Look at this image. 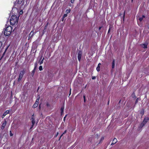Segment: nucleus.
<instances>
[{"label": "nucleus", "instance_id": "obj_19", "mask_svg": "<svg viewBox=\"0 0 149 149\" xmlns=\"http://www.w3.org/2000/svg\"><path fill=\"white\" fill-rule=\"evenodd\" d=\"M35 70H36L33 69L32 72V73H31V75L32 76H33L34 74V73L35 71Z\"/></svg>", "mask_w": 149, "mask_h": 149}, {"label": "nucleus", "instance_id": "obj_38", "mask_svg": "<svg viewBox=\"0 0 149 149\" xmlns=\"http://www.w3.org/2000/svg\"><path fill=\"white\" fill-rule=\"evenodd\" d=\"M66 116V115L65 116L64 118V120H65V118Z\"/></svg>", "mask_w": 149, "mask_h": 149}, {"label": "nucleus", "instance_id": "obj_40", "mask_svg": "<svg viewBox=\"0 0 149 149\" xmlns=\"http://www.w3.org/2000/svg\"><path fill=\"white\" fill-rule=\"evenodd\" d=\"M47 106H49V104L48 103L47 104Z\"/></svg>", "mask_w": 149, "mask_h": 149}, {"label": "nucleus", "instance_id": "obj_17", "mask_svg": "<svg viewBox=\"0 0 149 149\" xmlns=\"http://www.w3.org/2000/svg\"><path fill=\"white\" fill-rule=\"evenodd\" d=\"M104 139V137H102L100 139V141L98 143V144H99V143H100L102 141H103V140Z\"/></svg>", "mask_w": 149, "mask_h": 149}, {"label": "nucleus", "instance_id": "obj_26", "mask_svg": "<svg viewBox=\"0 0 149 149\" xmlns=\"http://www.w3.org/2000/svg\"><path fill=\"white\" fill-rule=\"evenodd\" d=\"M44 59V58H43V59L42 60V61L40 62V64L41 65L43 63V61Z\"/></svg>", "mask_w": 149, "mask_h": 149}, {"label": "nucleus", "instance_id": "obj_29", "mask_svg": "<svg viewBox=\"0 0 149 149\" xmlns=\"http://www.w3.org/2000/svg\"><path fill=\"white\" fill-rule=\"evenodd\" d=\"M84 98V102H86V99H85V95H84L83 96Z\"/></svg>", "mask_w": 149, "mask_h": 149}, {"label": "nucleus", "instance_id": "obj_24", "mask_svg": "<svg viewBox=\"0 0 149 149\" xmlns=\"http://www.w3.org/2000/svg\"><path fill=\"white\" fill-rule=\"evenodd\" d=\"M37 66V64L36 63L35 64V67H34V69L36 70Z\"/></svg>", "mask_w": 149, "mask_h": 149}, {"label": "nucleus", "instance_id": "obj_43", "mask_svg": "<svg viewBox=\"0 0 149 149\" xmlns=\"http://www.w3.org/2000/svg\"><path fill=\"white\" fill-rule=\"evenodd\" d=\"M137 100H136V102H137Z\"/></svg>", "mask_w": 149, "mask_h": 149}, {"label": "nucleus", "instance_id": "obj_15", "mask_svg": "<svg viewBox=\"0 0 149 149\" xmlns=\"http://www.w3.org/2000/svg\"><path fill=\"white\" fill-rule=\"evenodd\" d=\"M115 67V60H113L112 63V68H113Z\"/></svg>", "mask_w": 149, "mask_h": 149}, {"label": "nucleus", "instance_id": "obj_44", "mask_svg": "<svg viewBox=\"0 0 149 149\" xmlns=\"http://www.w3.org/2000/svg\"><path fill=\"white\" fill-rule=\"evenodd\" d=\"M141 113V114H142V115H143V113Z\"/></svg>", "mask_w": 149, "mask_h": 149}, {"label": "nucleus", "instance_id": "obj_35", "mask_svg": "<svg viewBox=\"0 0 149 149\" xmlns=\"http://www.w3.org/2000/svg\"><path fill=\"white\" fill-rule=\"evenodd\" d=\"M125 11H124V15H123V17L124 18V17H125Z\"/></svg>", "mask_w": 149, "mask_h": 149}, {"label": "nucleus", "instance_id": "obj_20", "mask_svg": "<svg viewBox=\"0 0 149 149\" xmlns=\"http://www.w3.org/2000/svg\"><path fill=\"white\" fill-rule=\"evenodd\" d=\"M65 12L67 13H68L70 12V9H67L66 10Z\"/></svg>", "mask_w": 149, "mask_h": 149}, {"label": "nucleus", "instance_id": "obj_4", "mask_svg": "<svg viewBox=\"0 0 149 149\" xmlns=\"http://www.w3.org/2000/svg\"><path fill=\"white\" fill-rule=\"evenodd\" d=\"M25 73V70H24L20 72L19 74V78L18 79V81H20L22 78L24 74Z\"/></svg>", "mask_w": 149, "mask_h": 149}, {"label": "nucleus", "instance_id": "obj_13", "mask_svg": "<svg viewBox=\"0 0 149 149\" xmlns=\"http://www.w3.org/2000/svg\"><path fill=\"white\" fill-rule=\"evenodd\" d=\"M9 111L7 110L5 112L3 113V116H2V118H3L4 116H6L7 114L9 113Z\"/></svg>", "mask_w": 149, "mask_h": 149}, {"label": "nucleus", "instance_id": "obj_1", "mask_svg": "<svg viewBox=\"0 0 149 149\" xmlns=\"http://www.w3.org/2000/svg\"><path fill=\"white\" fill-rule=\"evenodd\" d=\"M12 30V27L11 26H8L4 31V35L6 36H8L11 33Z\"/></svg>", "mask_w": 149, "mask_h": 149}, {"label": "nucleus", "instance_id": "obj_39", "mask_svg": "<svg viewBox=\"0 0 149 149\" xmlns=\"http://www.w3.org/2000/svg\"><path fill=\"white\" fill-rule=\"evenodd\" d=\"M58 132L57 133V134H56V136H57L58 135Z\"/></svg>", "mask_w": 149, "mask_h": 149}, {"label": "nucleus", "instance_id": "obj_22", "mask_svg": "<svg viewBox=\"0 0 149 149\" xmlns=\"http://www.w3.org/2000/svg\"><path fill=\"white\" fill-rule=\"evenodd\" d=\"M39 69L40 70H42V66H40Z\"/></svg>", "mask_w": 149, "mask_h": 149}, {"label": "nucleus", "instance_id": "obj_28", "mask_svg": "<svg viewBox=\"0 0 149 149\" xmlns=\"http://www.w3.org/2000/svg\"><path fill=\"white\" fill-rule=\"evenodd\" d=\"M67 14H65L63 16V18H64L65 17H66L67 16Z\"/></svg>", "mask_w": 149, "mask_h": 149}, {"label": "nucleus", "instance_id": "obj_25", "mask_svg": "<svg viewBox=\"0 0 149 149\" xmlns=\"http://www.w3.org/2000/svg\"><path fill=\"white\" fill-rule=\"evenodd\" d=\"M111 29L112 28V26H109V29L108 30V33H109V31H110V30H111Z\"/></svg>", "mask_w": 149, "mask_h": 149}, {"label": "nucleus", "instance_id": "obj_23", "mask_svg": "<svg viewBox=\"0 0 149 149\" xmlns=\"http://www.w3.org/2000/svg\"><path fill=\"white\" fill-rule=\"evenodd\" d=\"M7 49H8V47H7V48H6V49H5V52H4V53H3V56L1 57V58L0 59V60L1 59V58L3 57V56L4 55V54H5V53L6 52V50H7Z\"/></svg>", "mask_w": 149, "mask_h": 149}, {"label": "nucleus", "instance_id": "obj_42", "mask_svg": "<svg viewBox=\"0 0 149 149\" xmlns=\"http://www.w3.org/2000/svg\"><path fill=\"white\" fill-rule=\"evenodd\" d=\"M64 18H63V19H62V21H63V19H64Z\"/></svg>", "mask_w": 149, "mask_h": 149}, {"label": "nucleus", "instance_id": "obj_32", "mask_svg": "<svg viewBox=\"0 0 149 149\" xmlns=\"http://www.w3.org/2000/svg\"><path fill=\"white\" fill-rule=\"evenodd\" d=\"M95 78H96V77H95V76L93 77H92V79H95Z\"/></svg>", "mask_w": 149, "mask_h": 149}, {"label": "nucleus", "instance_id": "obj_37", "mask_svg": "<svg viewBox=\"0 0 149 149\" xmlns=\"http://www.w3.org/2000/svg\"><path fill=\"white\" fill-rule=\"evenodd\" d=\"M63 134H62L61 135V136H60V139L61 138V137L63 136Z\"/></svg>", "mask_w": 149, "mask_h": 149}, {"label": "nucleus", "instance_id": "obj_34", "mask_svg": "<svg viewBox=\"0 0 149 149\" xmlns=\"http://www.w3.org/2000/svg\"><path fill=\"white\" fill-rule=\"evenodd\" d=\"M10 136H12L13 135V134H12L11 133V131H10Z\"/></svg>", "mask_w": 149, "mask_h": 149}, {"label": "nucleus", "instance_id": "obj_11", "mask_svg": "<svg viewBox=\"0 0 149 149\" xmlns=\"http://www.w3.org/2000/svg\"><path fill=\"white\" fill-rule=\"evenodd\" d=\"M148 44L147 43H145L144 44H142L141 45V47L144 48H147V47Z\"/></svg>", "mask_w": 149, "mask_h": 149}, {"label": "nucleus", "instance_id": "obj_41", "mask_svg": "<svg viewBox=\"0 0 149 149\" xmlns=\"http://www.w3.org/2000/svg\"><path fill=\"white\" fill-rule=\"evenodd\" d=\"M101 27H99V30H100V29H101Z\"/></svg>", "mask_w": 149, "mask_h": 149}, {"label": "nucleus", "instance_id": "obj_3", "mask_svg": "<svg viewBox=\"0 0 149 149\" xmlns=\"http://www.w3.org/2000/svg\"><path fill=\"white\" fill-rule=\"evenodd\" d=\"M24 0H18L17 5L18 8H21L24 5Z\"/></svg>", "mask_w": 149, "mask_h": 149}, {"label": "nucleus", "instance_id": "obj_21", "mask_svg": "<svg viewBox=\"0 0 149 149\" xmlns=\"http://www.w3.org/2000/svg\"><path fill=\"white\" fill-rule=\"evenodd\" d=\"M99 137V135L98 134H96L95 135V138H96L97 139Z\"/></svg>", "mask_w": 149, "mask_h": 149}, {"label": "nucleus", "instance_id": "obj_10", "mask_svg": "<svg viewBox=\"0 0 149 149\" xmlns=\"http://www.w3.org/2000/svg\"><path fill=\"white\" fill-rule=\"evenodd\" d=\"M117 142V139L116 138H114L113 139L112 141L111 144V145H113L114 144H115Z\"/></svg>", "mask_w": 149, "mask_h": 149}, {"label": "nucleus", "instance_id": "obj_30", "mask_svg": "<svg viewBox=\"0 0 149 149\" xmlns=\"http://www.w3.org/2000/svg\"><path fill=\"white\" fill-rule=\"evenodd\" d=\"M2 46V43L1 42H0V48Z\"/></svg>", "mask_w": 149, "mask_h": 149}, {"label": "nucleus", "instance_id": "obj_31", "mask_svg": "<svg viewBox=\"0 0 149 149\" xmlns=\"http://www.w3.org/2000/svg\"><path fill=\"white\" fill-rule=\"evenodd\" d=\"M67 132V130H65V131L64 132V133H63V134H64L66 133Z\"/></svg>", "mask_w": 149, "mask_h": 149}, {"label": "nucleus", "instance_id": "obj_33", "mask_svg": "<svg viewBox=\"0 0 149 149\" xmlns=\"http://www.w3.org/2000/svg\"><path fill=\"white\" fill-rule=\"evenodd\" d=\"M74 0H71V2L72 3H73L74 2Z\"/></svg>", "mask_w": 149, "mask_h": 149}, {"label": "nucleus", "instance_id": "obj_7", "mask_svg": "<svg viewBox=\"0 0 149 149\" xmlns=\"http://www.w3.org/2000/svg\"><path fill=\"white\" fill-rule=\"evenodd\" d=\"M82 54V53L81 51H79L77 54V57L78 60L79 61H80L81 59V55Z\"/></svg>", "mask_w": 149, "mask_h": 149}, {"label": "nucleus", "instance_id": "obj_6", "mask_svg": "<svg viewBox=\"0 0 149 149\" xmlns=\"http://www.w3.org/2000/svg\"><path fill=\"white\" fill-rule=\"evenodd\" d=\"M39 101V98L36 99V100L35 103H34V104H33V108H35L38 106V104Z\"/></svg>", "mask_w": 149, "mask_h": 149}, {"label": "nucleus", "instance_id": "obj_45", "mask_svg": "<svg viewBox=\"0 0 149 149\" xmlns=\"http://www.w3.org/2000/svg\"><path fill=\"white\" fill-rule=\"evenodd\" d=\"M133 1V0H132V2Z\"/></svg>", "mask_w": 149, "mask_h": 149}, {"label": "nucleus", "instance_id": "obj_12", "mask_svg": "<svg viewBox=\"0 0 149 149\" xmlns=\"http://www.w3.org/2000/svg\"><path fill=\"white\" fill-rule=\"evenodd\" d=\"M33 116H34V115L33 114L32 116L31 119V122H32V126H33V125H34V124L35 123V121L34 120V119L33 118Z\"/></svg>", "mask_w": 149, "mask_h": 149}, {"label": "nucleus", "instance_id": "obj_14", "mask_svg": "<svg viewBox=\"0 0 149 149\" xmlns=\"http://www.w3.org/2000/svg\"><path fill=\"white\" fill-rule=\"evenodd\" d=\"M145 17V16L144 15H143L141 17H139V18L138 17H137V20L139 19L140 21V22H141L142 20Z\"/></svg>", "mask_w": 149, "mask_h": 149}, {"label": "nucleus", "instance_id": "obj_8", "mask_svg": "<svg viewBox=\"0 0 149 149\" xmlns=\"http://www.w3.org/2000/svg\"><path fill=\"white\" fill-rule=\"evenodd\" d=\"M7 124V121L6 120H4V121L2 123V124L1 127V129L3 130L6 126Z\"/></svg>", "mask_w": 149, "mask_h": 149}, {"label": "nucleus", "instance_id": "obj_16", "mask_svg": "<svg viewBox=\"0 0 149 149\" xmlns=\"http://www.w3.org/2000/svg\"><path fill=\"white\" fill-rule=\"evenodd\" d=\"M64 109V108L63 107H62L61 108V114H62L63 113V110Z\"/></svg>", "mask_w": 149, "mask_h": 149}, {"label": "nucleus", "instance_id": "obj_5", "mask_svg": "<svg viewBox=\"0 0 149 149\" xmlns=\"http://www.w3.org/2000/svg\"><path fill=\"white\" fill-rule=\"evenodd\" d=\"M149 118L148 117H146L143 121V122L141 124L140 127L141 128L143 127L146 124Z\"/></svg>", "mask_w": 149, "mask_h": 149}, {"label": "nucleus", "instance_id": "obj_18", "mask_svg": "<svg viewBox=\"0 0 149 149\" xmlns=\"http://www.w3.org/2000/svg\"><path fill=\"white\" fill-rule=\"evenodd\" d=\"M100 66H98L96 68V70L98 72L100 71Z\"/></svg>", "mask_w": 149, "mask_h": 149}, {"label": "nucleus", "instance_id": "obj_9", "mask_svg": "<svg viewBox=\"0 0 149 149\" xmlns=\"http://www.w3.org/2000/svg\"><path fill=\"white\" fill-rule=\"evenodd\" d=\"M34 31H32L29 35V39L31 38L34 35Z\"/></svg>", "mask_w": 149, "mask_h": 149}, {"label": "nucleus", "instance_id": "obj_36", "mask_svg": "<svg viewBox=\"0 0 149 149\" xmlns=\"http://www.w3.org/2000/svg\"><path fill=\"white\" fill-rule=\"evenodd\" d=\"M101 63H99L98 65V66H100V65H101Z\"/></svg>", "mask_w": 149, "mask_h": 149}, {"label": "nucleus", "instance_id": "obj_2", "mask_svg": "<svg viewBox=\"0 0 149 149\" xmlns=\"http://www.w3.org/2000/svg\"><path fill=\"white\" fill-rule=\"evenodd\" d=\"M18 19L15 15H13L11 17L10 19V23L11 25H14L17 22Z\"/></svg>", "mask_w": 149, "mask_h": 149}, {"label": "nucleus", "instance_id": "obj_27", "mask_svg": "<svg viewBox=\"0 0 149 149\" xmlns=\"http://www.w3.org/2000/svg\"><path fill=\"white\" fill-rule=\"evenodd\" d=\"M23 13V11L22 10H21L20 12H19V13L20 15H21Z\"/></svg>", "mask_w": 149, "mask_h": 149}]
</instances>
